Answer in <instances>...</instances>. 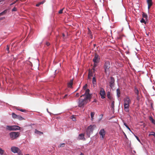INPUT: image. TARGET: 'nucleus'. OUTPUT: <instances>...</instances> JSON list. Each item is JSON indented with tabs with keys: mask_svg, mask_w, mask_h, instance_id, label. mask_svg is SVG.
<instances>
[{
	"mask_svg": "<svg viewBox=\"0 0 155 155\" xmlns=\"http://www.w3.org/2000/svg\"><path fill=\"white\" fill-rule=\"evenodd\" d=\"M90 90L89 89L86 90L85 93L81 96V97L85 96L84 99L79 98L78 106L81 107L84 104H86L87 102V100L91 99V94H89Z\"/></svg>",
	"mask_w": 155,
	"mask_h": 155,
	"instance_id": "f257e3e1",
	"label": "nucleus"
},
{
	"mask_svg": "<svg viewBox=\"0 0 155 155\" xmlns=\"http://www.w3.org/2000/svg\"><path fill=\"white\" fill-rule=\"evenodd\" d=\"M124 110L126 112H128L129 111V107L130 104L131 103V100L128 96H126L124 98Z\"/></svg>",
	"mask_w": 155,
	"mask_h": 155,
	"instance_id": "f03ea898",
	"label": "nucleus"
},
{
	"mask_svg": "<svg viewBox=\"0 0 155 155\" xmlns=\"http://www.w3.org/2000/svg\"><path fill=\"white\" fill-rule=\"evenodd\" d=\"M96 127V125H90L89 126L87 130V135L89 137H90V135L92 133L93 131Z\"/></svg>",
	"mask_w": 155,
	"mask_h": 155,
	"instance_id": "7ed1b4c3",
	"label": "nucleus"
},
{
	"mask_svg": "<svg viewBox=\"0 0 155 155\" xmlns=\"http://www.w3.org/2000/svg\"><path fill=\"white\" fill-rule=\"evenodd\" d=\"M110 68V63L109 61H106L104 65V72L105 73L107 74V72Z\"/></svg>",
	"mask_w": 155,
	"mask_h": 155,
	"instance_id": "20e7f679",
	"label": "nucleus"
},
{
	"mask_svg": "<svg viewBox=\"0 0 155 155\" xmlns=\"http://www.w3.org/2000/svg\"><path fill=\"white\" fill-rule=\"evenodd\" d=\"M20 133L18 132H13L9 134L10 137L12 140H13L16 139L19 137Z\"/></svg>",
	"mask_w": 155,
	"mask_h": 155,
	"instance_id": "39448f33",
	"label": "nucleus"
},
{
	"mask_svg": "<svg viewBox=\"0 0 155 155\" xmlns=\"http://www.w3.org/2000/svg\"><path fill=\"white\" fill-rule=\"evenodd\" d=\"M6 129L7 130L10 131L20 129V127L16 125L7 126L6 127Z\"/></svg>",
	"mask_w": 155,
	"mask_h": 155,
	"instance_id": "423d86ee",
	"label": "nucleus"
},
{
	"mask_svg": "<svg viewBox=\"0 0 155 155\" xmlns=\"http://www.w3.org/2000/svg\"><path fill=\"white\" fill-rule=\"evenodd\" d=\"M115 79L112 77H110V79L109 81V86L112 89L114 86L115 85Z\"/></svg>",
	"mask_w": 155,
	"mask_h": 155,
	"instance_id": "0eeeda50",
	"label": "nucleus"
},
{
	"mask_svg": "<svg viewBox=\"0 0 155 155\" xmlns=\"http://www.w3.org/2000/svg\"><path fill=\"white\" fill-rule=\"evenodd\" d=\"M100 94L101 96V98L102 99H104L105 98V92L104 89L100 87Z\"/></svg>",
	"mask_w": 155,
	"mask_h": 155,
	"instance_id": "6e6552de",
	"label": "nucleus"
},
{
	"mask_svg": "<svg viewBox=\"0 0 155 155\" xmlns=\"http://www.w3.org/2000/svg\"><path fill=\"white\" fill-rule=\"evenodd\" d=\"M105 131L104 129H101L99 132V134L100 136V137L103 139L105 137Z\"/></svg>",
	"mask_w": 155,
	"mask_h": 155,
	"instance_id": "1a4fd4ad",
	"label": "nucleus"
},
{
	"mask_svg": "<svg viewBox=\"0 0 155 155\" xmlns=\"http://www.w3.org/2000/svg\"><path fill=\"white\" fill-rule=\"evenodd\" d=\"M99 60L100 58L99 55L96 54H95L94 58L93 60V62L94 63H98Z\"/></svg>",
	"mask_w": 155,
	"mask_h": 155,
	"instance_id": "9d476101",
	"label": "nucleus"
},
{
	"mask_svg": "<svg viewBox=\"0 0 155 155\" xmlns=\"http://www.w3.org/2000/svg\"><path fill=\"white\" fill-rule=\"evenodd\" d=\"M11 151L14 153H18L20 151V149L16 147H12L11 148Z\"/></svg>",
	"mask_w": 155,
	"mask_h": 155,
	"instance_id": "9b49d317",
	"label": "nucleus"
},
{
	"mask_svg": "<svg viewBox=\"0 0 155 155\" xmlns=\"http://www.w3.org/2000/svg\"><path fill=\"white\" fill-rule=\"evenodd\" d=\"M77 139L78 140H85V138L84 137V134H80L79 135V136L78 137Z\"/></svg>",
	"mask_w": 155,
	"mask_h": 155,
	"instance_id": "f8f14e48",
	"label": "nucleus"
},
{
	"mask_svg": "<svg viewBox=\"0 0 155 155\" xmlns=\"http://www.w3.org/2000/svg\"><path fill=\"white\" fill-rule=\"evenodd\" d=\"M73 84V79L71 80L68 83V87H72Z\"/></svg>",
	"mask_w": 155,
	"mask_h": 155,
	"instance_id": "ddd939ff",
	"label": "nucleus"
},
{
	"mask_svg": "<svg viewBox=\"0 0 155 155\" xmlns=\"http://www.w3.org/2000/svg\"><path fill=\"white\" fill-rule=\"evenodd\" d=\"M92 83L94 87H95L96 85V80L95 77H94L92 78Z\"/></svg>",
	"mask_w": 155,
	"mask_h": 155,
	"instance_id": "4468645a",
	"label": "nucleus"
},
{
	"mask_svg": "<svg viewBox=\"0 0 155 155\" xmlns=\"http://www.w3.org/2000/svg\"><path fill=\"white\" fill-rule=\"evenodd\" d=\"M93 76V71L92 70H90L89 71V73L88 75V78L89 79L91 78V77Z\"/></svg>",
	"mask_w": 155,
	"mask_h": 155,
	"instance_id": "2eb2a0df",
	"label": "nucleus"
},
{
	"mask_svg": "<svg viewBox=\"0 0 155 155\" xmlns=\"http://www.w3.org/2000/svg\"><path fill=\"white\" fill-rule=\"evenodd\" d=\"M7 10L6 9L0 13V16L5 15L7 12Z\"/></svg>",
	"mask_w": 155,
	"mask_h": 155,
	"instance_id": "dca6fc26",
	"label": "nucleus"
},
{
	"mask_svg": "<svg viewBox=\"0 0 155 155\" xmlns=\"http://www.w3.org/2000/svg\"><path fill=\"white\" fill-rule=\"evenodd\" d=\"M107 97L110 99L111 100L113 99L112 97H111L110 95V92H108L107 93Z\"/></svg>",
	"mask_w": 155,
	"mask_h": 155,
	"instance_id": "f3484780",
	"label": "nucleus"
},
{
	"mask_svg": "<svg viewBox=\"0 0 155 155\" xmlns=\"http://www.w3.org/2000/svg\"><path fill=\"white\" fill-rule=\"evenodd\" d=\"M116 91L117 97H119L120 96V91L119 89H117Z\"/></svg>",
	"mask_w": 155,
	"mask_h": 155,
	"instance_id": "a211bd4d",
	"label": "nucleus"
},
{
	"mask_svg": "<svg viewBox=\"0 0 155 155\" xmlns=\"http://www.w3.org/2000/svg\"><path fill=\"white\" fill-rule=\"evenodd\" d=\"M142 17L143 18H145L146 19H147V14L144 12H143Z\"/></svg>",
	"mask_w": 155,
	"mask_h": 155,
	"instance_id": "6ab92c4d",
	"label": "nucleus"
},
{
	"mask_svg": "<svg viewBox=\"0 0 155 155\" xmlns=\"http://www.w3.org/2000/svg\"><path fill=\"white\" fill-rule=\"evenodd\" d=\"M111 101H112L111 107L113 109H114V101L113 99L111 100Z\"/></svg>",
	"mask_w": 155,
	"mask_h": 155,
	"instance_id": "aec40b11",
	"label": "nucleus"
},
{
	"mask_svg": "<svg viewBox=\"0 0 155 155\" xmlns=\"http://www.w3.org/2000/svg\"><path fill=\"white\" fill-rule=\"evenodd\" d=\"M12 116L13 118L14 119H17L18 115L14 113H12Z\"/></svg>",
	"mask_w": 155,
	"mask_h": 155,
	"instance_id": "412c9836",
	"label": "nucleus"
},
{
	"mask_svg": "<svg viewBox=\"0 0 155 155\" xmlns=\"http://www.w3.org/2000/svg\"><path fill=\"white\" fill-rule=\"evenodd\" d=\"M95 114V113L94 112H91V120H93L94 119V116Z\"/></svg>",
	"mask_w": 155,
	"mask_h": 155,
	"instance_id": "4be33fe9",
	"label": "nucleus"
},
{
	"mask_svg": "<svg viewBox=\"0 0 155 155\" xmlns=\"http://www.w3.org/2000/svg\"><path fill=\"white\" fill-rule=\"evenodd\" d=\"M17 119L21 120H24V119L22 117L19 115H18Z\"/></svg>",
	"mask_w": 155,
	"mask_h": 155,
	"instance_id": "5701e85b",
	"label": "nucleus"
},
{
	"mask_svg": "<svg viewBox=\"0 0 155 155\" xmlns=\"http://www.w3.org/2000/svg\"><path fill=\"white\" fill-rule=\"evenodd\" d=\"M134 91L135 93L138 96L139 94V91L136 87L134 88Z\"/></svg>",
	"mask_w": 155,
	"mask_h": 155,
	"instance_id": "b1692460",
	"label": "nucleus"
},
{
	"mask_svg": "<svg viewBox=\"0 0 155 155\" xmlns=\"http://www.w3.org/2000/svg\"><path fill=\"white\" fill-rule=\"evenodd\" d=\"M65 145V144L64 143H61L58 146V148L63 147H64Z\"/></svg>",
	"mask_w": 155,
	"mask_h": 155,
	"instance_id": "393cba45",
	"label": "nucleus"
},
{
	"mask_svg": "<svg viewBox=\"0 0 155 155\" xmlns=\"http://www.w3.org/2000/svg\"><path fill=\"white\" fill-rule=\"evenodd\" d=\"M35 133L38 134H43V133L42 132L39 131L37 130H35Z\"/></svg>",
	"mask_w": 155,
	"mask_h": 155,
	"instance_id": "a878e982",
	"label": "nucleus"
},
{
	"mask_svg": "<svg viewBox=\"0 0 155 155\" xmlns=\"http://www.w3.org/2000/svg\"><path fill=\"white\" fill-rule=\"evenodd\" d=\"M150 120L153 124H155V121L152 117H150Z\"/></svg>",
	"mask_w": 155,
	"mask_h": 155,
	"instance_id": "bb28decb",
	"label": "nucleus"
},
{
	"mask_svg": "<svg viewBox=\"0 0 155 155\" xmlns=\"http://www.w3.org/2000/svg\"><path fill=\"white\" fill-rule=\"evenodd\" d=\"M147 2L148 5L151 4L152 5V0H147Z\"/></svg>",
	"mask_w": 155,
	"mask_h": 155,
	"instance_id": "cd10ccee",
	"label": "nucleus"
},
{
	"mask_svg": "<svg viewBox=\"0 0 155 155\" xmlns=\"http://www.w3.org/2000/svg\"><path fill=\"white\" fill-rule=\"evenodd\" d=\"M44 3V2H39L36 5V6L37 7L39 6L41 4H42Z\"/></svg>",
	"mask_w": 155,
	"mask_h": 155,
	"instance_id": "c85d7f7f",
	"label": "nucleus"
},
{
	"mask_svg": "<svg viewBox=\"0 0 155 155\" xmlns=\"http://www.w3.org/2000/svg\"><path fill=\"white\" fill-rule=\"evenodd\" d=\"M151 135L155 137V133L154 132H151L149 134V136H150Z\"/></svg>",
	"mask_w": 155,
	"mask_h": 155,
	"instance_id": "c756f323",
	"label": "nucleus"
},
{
	"mask_svg": "<svg viewBox=\"0 0 155 155\" xmlns=\"http://www.w3.org/2000/svg\"><path fill=\"white\" fill-rule=\"evenodd\" d=\"M140 22L141 23H144V24H146V22L143 18H142V19L140 20Z\"/></svg>",
	"mask_w": 155,
	"mask_h": 155,
	"instance_id": "7c9ffc66",
	"label": "nucleus"
},
{
	"mask_svg": "<svg viewBox=\"0 0 155 155\" xmlns=\"http://www.w3.org/2000/svg\"><path fill=\"white\" fill-rule=\"evenodd\" d=\"M4 150L0 148V154L1 155L3 154L4 153Z\"/></svg>",
	"mask_w": 155,
	"mask_h": 155,
	"instance_id": "2f4dec72",
	"label": "nucleus"
},
{
	"mask_svg": "<svg viewBox=\"0 0 155 155\" xmlns=\"http://www.w3.org/2000/svg\"><path fill=\"white\" fill-rule=\"evenodd\" d=\"M124 125L126 126V127L128 129H129L130 131V128L128 126V125H127V124L125 123H124Z\"/></svg>",
	"mask_w": 155,
	"mask_h": 155,
	"instance_id": "473e14b6",
	"label": "nucleus"
},
{
	"mask_svg": "<svg viewBox=\"0 0 155 155\" xmlns=\"http://www.w3.org/2000/svg\"><path fill=\"white\" fill-rule=\"evenodd\" d=\"M71 119L74 121H75L76 120L75 117L74 116H72L71 117Z\"/></svg>",
	"mask_w": 155,
	"mask_h": 155,
	"instance_id": "72a5a7b5",
	"label": "nucleus"
},
{
	"mask_svg": "<svg viewBox=\"0 0 155 155\" xmlns=\"http://www.w3.org/2000/svg\"><path fill=\"white\" fill-rule=\"evenodd\" d=\"M9 46L7 45L6 46V49L8 51V53L9 52Z\"/></svg>",
	"mask_w": 155,
	"mask_h": 155,
	"instance_id": "f704fd0d",
	"label": "nucleus"
},
{
	"mask_svg": "<svg viewBox=\"0 0 155 155\" xmlns=\"http://www.w3.org/2000/svg\"><path fill=\"white\" fill-rule=\"evenodd\" d=\"M64 9V8L60 10L58 12V13L60 14H62L63 13V11Z\"/></svg>",
	"mask_w": 155,
	"mask_h": 155,
	"instance_id": "c9c22d12",
	"label": "nucleus"
},
{
	"mask_svg": "<svg viewBox=\"0 0 155 155\" xmlns=\"http://www.w3.org/2000/svg\"><path fill=\"white\" fill-rule=\"evenodd\" d=\"M19 0H16V1H14V2H13L12 3H11L10 5V6H11L12 5H13V4H15V3L16 2H17Z\"/></svg>",
	"mask_w": 155,
	"mask_h": 155,
	"instance_id": "e433bc0d",
	"label": "nucleus"
},
{
	"mask_svg": "<svg viewBox=\"0 0 155 155\" xmlns=\"http://www.w3.org/2000/svg\"><path fill=\"white\" fill-rule=\"evenodd\" d=\"M17 9L15 7H14L12 10V12L16 11H17Z\"/></svg>",
	"mask_w": 155,
	"mask_h": 155,
	"instance_id": "4c0bfd02",
	"label": "nucleus"
},
{
	"mask_svg": "<svg viewBox=\"0 0 155 155\" xmlns=\"http://www.w3.org/2000/svg\"><path fill=\"white\" fill-rule=\"evenodd\" d=\"M88 34L90 35H91V31L88 28Z\"/></svg>",
	"mask_w": 155,
	"mask_h": 155,
	"instance_id": "58836bf2",
	"label": "nucleus"
},
{
	"mask_svg": "<svg viewBox=\"0 0 155 155\" xmlns=\"http://www.w3.org/2000/svg\"><path fill=\"white\" fill-rule=\"evenodd\" d=\"M148 5V10H149V9H150V7H151V6L152 5H151V4H150V5ZM149 11H148V12Z\"/></svg>",
	"mask_w": 155,
	"mask_h": 155,
	"instance_id": "ea45409f",
	"label": "nucleus"
},
{
	"mask_svg": "<svg viewBox=\"0 0 155 155\" xmlns=\"http://www.w3.org/2000/svg\"><path fill=\"white\" fill-rule=\"evenodd\" d=\"M87 86V84H85L84 86V87H83V89H84V90L86 89Z\"/></svg>",
	"mask_w": 155,
	"mask_h": 155,
	"instance_id": "a19ab883",
	"label": "nucleus"
},
{
	"mask_svg": "<svg viewBox=\"0 0 155 155\" xmlns=\"http://www.w3.org/2000/svg\"><path fill=\"white\" fill-rule=\"evenodd\" d=\"M18 110H20V111L22 112H25L26 111V110H24V109H20Z\"/></svg>",
	"mask_w": 155,
	"mask_h": 155,
	"instance_id": "79ce46f5",
	"label": "nucleus"
},
{
	"mask_svg": "<svg viewBox=\"0 0 155 155\" xmlns=\"http://www.w3.org/2000/svg\"><path fill=\"white\" fill-rule=\"evenodd\" d=\"M135 137H136V139H137V140L140 142V139H139V138H138V137H137V136H136V135H135Z\"/></svg>",
	"mask_w": 155,
	"mask_h": 155,
	"instance_id": "37998d69",
	"label": "nucleus"
},
{
	"mask_svg": "<svg viewBox=\"0 0 155 155\" xmlns=\"http://www.w3.org/2000/svg\"><path fill=\"white\" fill-rule=\"evenodd\" d=\"M122 36H119L117 38L118 39L121 40L122 39Z\"/></svg>",
	"mask_w": 155,
	"mask_h": 155,
	"instance_id": "c03bdc74",
	"label": "nucleus"
},
{
	"mask_svg": "<svg viewBox=\"0 0 155 155\" xmlns=\"http://www.w3.org/2000/svg\"><path fill=\"white\" fill-rule=\"evenodd\" d=\"M97 63H94V67H95L97 66Z\"/></svg>",
	"mask_w": 155,
	"mask_h": 155,
	"instance_id": "a18cd8bd",
	"label": "nucleus"
},
{
	"mask_svg": "<svg viewBox=\"0 0 155 155\" xmlns=\"http://www.w3.org/2000/svg\"><path fill=\"white\" fill-rule=\"evenodd\" d=\"M79 96V93H76V95H75V97H78Z\"/></svg>",
	"mask_w": 155,
	"mask_h": 155,
	"instance_id": "49530a36",
	"label": "nucleus"
},
{
	"mask_svg": "<svg viewBox=\"0 0 155 155\" xmlns=\"http://www.w3.org/2000/svg\"><path fill=\"white\" fill-rule=\"evenodd\" d=\"M46 44L47 45V46H49L50 45V43L49 42H47L46 43Z\"/></svg>",
	"mask_w": 155,
	"mask_h": 155,
	"instance_id": "de8ad7c7",
	"label": "nucleus"
},
{
	"mask_svg": "<svg viewBox=\"0 0 155 155\" xmlns=\"http://www.w3.org/2000/svg\"><path fill=\"white\" fill-rule=\"evenodd\" d=\"M68 96V95L67 94H65V96H64V98H66Z\"/></svg>",
	"mask_w": 155,
	"mask_h": 155,
	"instance_id": "09e8293b",
	"label": "nucleus"
},
{
	"mask_svg": "<svg viewBox=\"0 0 155 155\" xmlns=\"http://www.w3.org/2000/svg\"><path fill=\"white\" fill-rule=\"evenodd\" d=\"M123 133H124V136H125V137L126 138H127V137L126 136V134H125V133L123 132Z\"/></svg>",
	"mask_w": 155,
	"mask_h": 155,
	"instance_id": "8fccbe9b",
	"label": "nucleus"
},
{
	"mask_svg": "<svg viewBox=\"0 0 155 155\" xmlns=\"http://www.w3.org/2000/svg\"><path fill=\"white\" fill-rule=\"evenodd\" d=\"M18 152L19 154V155H22V154L21 153H20V152Z\"/></svg>",
	"mask_w": 155,
	"mask_h": 155,
	"instance_id": "3c124183",
	"label": "nucleus"
},
{
	"mask_svg": "<svg viewBox=\"0 0 155 155\" xmlns=\"http://www.w3.org/2000/svg\"><path fill=\"white\" fill-rule=\"evenodd\" d=\"M62 36H63V37H64L65 35H64V34H62Z\"/></svg>",
	"mask_w": 155,
	"mask_h": 155,
	"instance_id": "603ef678",
	"label": "nucleus"
},
{
	"mask_svg": "<svg viewBox=\"0 0 155 155\" xmlns=\"http://www.w3.org/2000/svg\"><path fill=\"white\" fill-rule=\"evenodd\" d=\"M80 155H84V154L83 153H81L80 154Z\"/></svg>",
	"mask_w": 155,
	"mask_h": 155,
	"instance_id": "864d4df0",
	"label": "nucleus"
},
{
	"mask_svg": "<svg viewBox=\"0 0 155 155\" xmlns=\"http://www.w3.org/2000/svg\"><path fill=\"white\" fill-rule=\"evenodd\" d=\"M2 18H0V20H2Z\"/></svg>",
	"mask_w": 155,
	"mask_h": 155,
	"instance_id": "5fc2aeb1",
	"label": "nucleus"
},
{
	"mask_svg": "<svg viewBox=\"0 0 155 155\" xmlns=\"http://www.w3.org/2000/svg\"><path fill=\"white\" fill-rule=\"evenodd\" d=\"M16 109H17V110H19V108H17Z\"/></svg>",
	"mask_w": 155,
	"mask_h": 155,
	"instance_id": "6e6d98bb",
	"label": "nucleus"
},
{
	"mask_svg": "<svg viewBox=\"0 0 155 155\" xmlns=\"http://www.w3.org/2000/svg\"><path fill=\"white\" fill-rule=\"evenodd\" d=\"M48 109H47V111H48V112H48Z\"/></svg>",
	"mask_w": 155,
	"mask_h": 155,
	"instance_id": "4d7b16f0",
	"label": "nucleus"
},
{
	"mask_svg": "<svg viewBox=\"0 0 155 155\" xmlns=\"http://www.w3.org/2000/svg\"><path fill=\"white\" fill-rule=\"evenodd\" d=\"M2 1H0V3Z\"/></svg>",
	"mask_w": 155,
	"mask_h": 155,
	"instance_id": "13d9d810",
	"label": "nucleus"
},
{
	"mask_svg": "<svg viewBox=\"0 0 155 155\" xmlns=\"http://www.w3.org/2000/svg\"><path fill=\"white\" fill-rule=\"evenodd\" d=\"M26 155H29L28 154H26Z\"/></svg>",
	"mask_w": 155,
	"mask_h": 155,
	"instance_id": "bf43d9fd",
	"label": "nucleus"
}]
</instances>
